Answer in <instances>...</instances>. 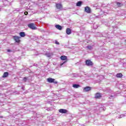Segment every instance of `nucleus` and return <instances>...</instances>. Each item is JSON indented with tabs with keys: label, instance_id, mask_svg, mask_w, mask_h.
I'll use <instances>...</instances> for the list:
<instances>
[{
	"label": "nucleus",
	"instance_id": "f257e3e1",
	"mask_svg": "<svg viewBox=\"0 0 126 126\" xmlns=\"http://www.w3.org/2000/svg\"><path fill=\"white\" fill-rule=\"evenodd\" d=\"M13 38L14 40V41L16 42V43H20V36H18L17 35H15L13 36Z\"/></svg>",
	"mask_w": 126,
	"mask_h": 126
},
{
	"label": "nucleus",
	"instance_id": "f03ea898",
	"mask_svg": "<svg viewBox=\"0 0 126 126\" xmlns=\"http://www.w3.org/2000/svg\"><path fill=\"white\" fill-rule=\"evenodd\" d=\"M47 80L49 83H54L55 84H57V83H58V82L55 81V79H53L52 78H48Z\"/></svg>",
	"mask_w": 126,
	"mask_h": 126
},
{
	"label": "nucleus",
	"instance_id": "7ed1b4c3",
	"mask_svg": "<svg viewBox=\"0 0 126 126\" xmlns=\"http://www.w3.org/2000/svg\"><path fill=\"white\" fill-rule=\"evenodd\" d=\"M29 28L32 29V30H36L37 28L34 25V23H30L28 25Z\"/></svg>",
	"mask_w": 126,
	"mask_h": 126
},
{
	"label": "nucleus",
	"instance_id": "20e7f679",
	"mask_svg": "<svg viewBox=\"0 0 126 126\" xmlns=\"http://www.w3.org/2000/svg\"><path fill=\"white\" fill-rule=\"evenodd\" d=\"M56 7L57 9H59V10H63V4L61 3H56Z\"/></svg>",
	"mask_w": 126,
	"mask_h": 126
},
{
	"label": "nucleus",
	"instance_id": "39448f33",
	"mask_svg": "<svg viewBox=\"0 0 126 126\" xmlns=\"http://www.w3.org/2000/svg\"><path fill=\"white\" fill-rule=\"evenodd\" d=\"M23 80L24 82H27V81H30L32 80V77L31 76L25 77L23 78Z\"/></svg>",
	"mask_w": 126,
	"mask_h": 126
},
{
	"label": "nucleus",
	"instance_id": "423d86ee",
	"mask_svg": "<svg viewBox=\"0 0 126 126\" xmlns=\"http://www.w3.org/2000/svg\"><path fill=\"white\" fill-rule=\"evenodd\" d=\"M86 63V65H87V66H90L91 65H93V62H92L91 60H87L85 61Z\"/></svg>",
	"mask_w": 126,
	"mask_h": 126
},
{
	"label": "nucleus",
	"instance_id": "0eeeda50",
	"mask_svg": "<svg viewBox=\"0 0 126 126\" xmlns=\"http://www.w3.org/2000/svg\"><path fill=\"white\" fill-rule=\"evenodd\" d=\"M59 112L61 114H66L68 113V111L64 109H59Z\"/></svg>",
	"mask_w": 126,
	"mask_h": 126
},
{
	"label": "nucleus",
	"instance_id": "6e6552de",
	"mask_svg": "<svg viewBox=\"0 0 126 126\" xmlns=\"http://www.w3.org/2000/svg\"><path fill=\"white\" fill-rule=\"evenodd\" d=\"M85 11L87 12V13H91V9L89 6H86L85 8Z\"/></svg>",
	"mask_w": 126,
	"mask_h": 126
},
{
	"label": "nucleus",
	"instance_id": "1a4fd4ad",
	"mask_svg": "<svg viewBox=\"0 0 126 126\" xmlns=\"http://www.w3.org/2000/svg\"><path fill=\"white\" fill-rule=\"evenodd\" d=\"M95 99H100V98H102V95H101V94L97 93L95 95Z\"/></svg>",
	"mask_w": 126,
	"mask_h": 126
},
{
	"label": "nucleus",
	"instance_id": "9d476101",
	"mask_svg": "<svg viewBox=\"0 0 126 126\" xmlns=\"http://www.w3.org/2000/svg\"><path fill=\"white\" fill-rule=\"evenodd\" d=\"M53 55V52H46L45 54V56H46L47 58H51Z\"/></svg>",
	"mask_w": 126,
	"mask_h": 126
},
{
	"label": "nucleus",
	"instance_id": "9b49d317",
	"mask_svg": "<svg viewBox=\"0 0 126 126\" xmlns=\"http://www.w3.org/2000/svg\"><path fill=\"white\" fill-rule=\"evenodd\" d=\"M66 33L67 35H70V34H71V30L70 28H67L66 30Z\"/></svg>",
	"mask_w": 126,
	"mask_h": 126
},
{
	"label": "nucleus",
	"instance_id": "f8f14e48",
	"mask_svg": "<svg viewBox=\"0 0 126 126\" xmlns=\"http://www.w3.org/2000/svg\"><path fill=\"white\" fill-rule=\"evenodd\" d=\"M55 28L58 29V30H63V27L60 25H55Z\"/></svg>",
	"mask_w": 126,
	"mask_h": 126
},
{
	"label": "nucleus",
	"instance_id": "ddd939ff",
	"mask_svg": "<svg viewBox=\"0 0 126 126\" xmlns=\"http://www.w3.org/2000/svg\"><path fill=\"white\" fill-rule=\"evenodd\" d=\"M124 94H126V90L122 91V92H120V95H121V96H124V97H125V98H126V95H124Z\"/></svg>",
	"mask_w": 126,
	"mask_h": 126
},
{
	"label": "nucleus",
	"instance_id": "4468645a",
	"mask_svg": "<svg viewBox=\"0 0 126 126\" xmlns=\"http://www.w3.org/2000/svg\"><path fill=\"white\" fill-rule=\"evenodd\" d=\"M9 74L8 73V72H4L2 77H3V78H5L7 77V76H8Z\"/></svg>",
	"mask_w": 126,
	"mask_h": 126
},
{
	"label": "nucleus",
	"instance_id": "2eb2a0df",
	"mask_svg": "<svg viewBox=\"0 0 126 126\" xmlns=\"http://www.w3.org/2000/svg\"><path fill=\"white\" fill-rule=\"evenodd\" d=\"M19 35L20 37H25V36H26V34H25V32H20L19 33Z\"/></svg>",
	"mask_w": 126,
	"mask_h": 126
},
{
	"label": "nucleus",
	"instance_id": "dca6fc26",
	"mask_svg": "<svg viewBox=\"0 0 126 126\" xmlns=\"http://www.w3.org/2000/svg\"><path fill=\"white\" fill-rule=\"evenodd\" d=\"M61 60L62 61H65V60H67V57L63 55V56H62L61 57Z\"/></svg>",
	"mask_w": 126,
	"mask_h": 126
},
{
	"label": "nucleus",
	"instance_id": "f3484780",
	"mask_svg": "<svg viewBox=\"0 0 126 126\" xmlns=\"http://www.w3.org/2000/svg\"><path fill=\"white\" fill-rule=\"evenodd\" d=\"M116 76L117 78H121V77H123V74L122 73H118L116 74Z\"/></svg>",
	"mask_w": 126,
	"mask_h": 126
},
{
	"label": "nucleus",
	"instance_id": "a211bd4d",
	"mask_svg": "<svg viewBox=\"0 0 126 126\" xmlns=\"http://www.w3.org/2000/svg\"><path fill=\"white\" fill-rule=\"evenodd\" d=\"M84 90L86 92H88V91H90V90H91V88L90 87H86L84 89Z\"/></svg>",
	"mask_w": 126,
	"mask_h": 126
},
{
	"label": "nucleus",
	"instance_id": "6ab92c4d",
	"mask_svg": "<svg viewBox=\"0 0 126 126\" xmlns=\"http://www.w3.org/2000/svg\"><path fill=\"white\" fill-rule=\"evenodd\" d=\"M82 4V1H78L76 3V6H81Z\"/></svg>",
	"mask_w": 126,
	"mask_h": 126
},
{
	"label": "nucleus",
	"instance_id": "aec40b11",
	"mask_svg": "<svg viewBox=\"0 0 126 126\" xmlns=\"http://www.w3.org/2000/svg\"><path fill=\"white\" fill-rule=\"evenodd\" d=\"M73 87L74 88H79V87H80V85H79V84H73Z\"/></svg>",
	"mask_w": 126,
	"mask_h": 126
},
{
	"label": "nucleus",
	"instance_id": "412c9836",
	"mask_svg": "<svg viewBox=\"0 0 126 126\" xmlns=\"http://www.w3.org/2000/svg\"><path fill=\"white\" fill-rule=\"evenodd\" d=\"M116 4H117V6L119 7H121L123 5V4H122L121 2H117L116 3Z\"/></svg>",
	"mask_w": 126,
	"mask_h": 126
},
{
	"label": "nucleus",
	"instance_id": "4be33fe9",
	"mask_svg": "<svg viewBox=\"0 0 126 126\" xmlns=\"http://www.w3.org/2000/svg\"><path fill=\"white\" fill-rule=\"evenodd\" d=\"M53 43L56 45H60V42H59L57 40H55L54 41H53Z\"/></svg>",
	"mask_w": 126,
	"mask_h": 126
},
{
	"label": "nucleus",
	"instance_id": "5701e85b",
	"mask_svg": "<svg viewBox=\"0 0 126 126\" xmlns=\"http://www.w3.org/2000/svg\"><path fill=\"white\" fill-rule=\"evenodd\" d=\"M87 49H88L89 50H92V49H93V47H92L90 45H88L87 47Z\"/></svg>",
	"mask_w": 126,
	"mask_h": 126
},
{
	"label": "nucleus",
	"instance_id": "b1692460",
	"mask_svg": "<svg viewBox=\"0 0 126 126\" xmlns=\"http://www.w3.org/2000/svg\"><path fill=\"white\" fill-rule=\"evenodd\" d=\"M39 31H40V32H42V33H45L46 32L45 30L43 29H39Z\"/></svg>",
	"mask_w": 126,
	"mask_h": 126
},
{
	"label": "nucleus",
	"instance_id": "393cba45",
	"mask_svg": "<svg viewBox=\"0 0 126 126\" xmlns=\"http://www.w3.org/2000/svg\"><path fill=\"white\" fill-rule=\"evenodd\" d=\"M46 110H47V111H52V110H53V108L50 107V108L46 109Z\"/></svg>",
	"mask_w": 126,
	"mask_h": 126
},
{
	"label": "nucleus",
	"instance_id": "a878e982",
	"mask_svg": "<svg viewBox=\"0 0 126 126\" xmlns=\"http://www.w3.org/2000/svg\"><path fill=\"white\" fill-rule=\"evenodd\" d=\"M66 63V61H65V62H63V63H62L60 64L61 66H62V65H63V64H64V63Z\"/></svg>",
	"mask_w": 126,
	"mask_h": 126
},
{
	"label": "nucleus",
	"instance_id": "bb28decb",
	"mask_svg": "<svg viewBox=\"0 0 126 126\" xmlns=\"http://www.w3.org/2000/svg\"><path fill=\"white\" fill-rule=\"evenodd\" d=\"M7 52H8V53H10V52H12V50L10 49H7Z\"/></svg>",
	"mask_w": 126,
	"mask_h": 126
},
{
	"label": "nucleus",
	"instance_id": "cd10ccee",
	"mask_svg": "<svg viewBox=\"0 0 126 126\" xmlns=\"http://www.w3.org/2000/svg\"><path fill=\"white\" fill-rule=\"evenodd\" d=\"M22 90H23L24 91H25V87H24V86H23L22 87Z\"/></svg>",
	"mask_w": 126,
	"mask_h": 126
},
{
	"label": "nucleus",
	"instance_id": "c85d7f7f",
	"mask_svg": "<svg viewBox=\"0 0 126 126\" xmlns=\"http://www.w3.org/2000/svg\"><path fill=\"white\" fill-rule=\"evenodd\" d=\"M24 14H25V15H27V14H28V12H27V11L25 12Z\"/></svg>",
	"mask_w": 126,
	"mask_h": 126
},
{
	"label": "nucleus",
	"instance_id": "c756f323",
	"mask_svg": "<svg viewBox=\"0 0 126 126\" xmlns=\"http://www.w3.org/2000/svg\"><path fill=\"white\" fill-rule=\"evenodd\" d=\"M115 95H111L110 97H109V99H111L112 98H113V97H114Z\"/></svg>",
	"mask_w": 126,
	"mask_h": 126
},
{
	"label": "nucleus",
	"instance_id": "7c9ffc66",
	"mask_svg": "<svg viewBox=\"0 0 126 126\" xmlns=\"http://www.w3.org/2000/svg\"><path fill=\"white\" fill-rule=\"evenodd\" d=\"M125 117V114H123V115H121V116H120V118H123V117Z\"/></svg>",
	"mask_w": 126,
	"mask_h": 126
},
{
	"label": "nucleus",
	"instance_id": "2f4dec72",
	"mask_svg": "<svg viewBox=\"0 0 126 126\" xmlns=\"http://www.w3.org/2000/svg\"><path fill=\"white\" fill-rule=\"evenodd\" d=\"M33 66H38V65H37V64L34 63V64H33Z\"/></svg>",
	"mask_w": 126,
	"mask_h": 126
},
{
	"label": "nucleus",
	"instance_id": "473e14b6",
	"mask_svg": "<svg viewBox=\"0 0 126 126\" xmlns=\"http://www.w3.org/2000/svg\"><path fill=\"white\" fill-rule=\"evenodd\" d=\"M3 7V6L0 7V9H1V8H2Z\"/></svg>",
	"mask_w": 126,
	"mask_h": 126
},
{
	"label": "nucleus",
	"instance_id": "72a5a7b5",
	"mask_svg": "<svg viewBox=\"0 0 126 126\" xmlns=\"http://www.w3.org/2000/svg\"><path fill=\"white\" fill-rule=\"evenodd\" d=\"M2 118H3V117L0 116V118L2 119Z\"/></svg>",
	"mask_w": 126,
	"mask_h": 126
},
{
	"label": "nucleus",
	"instance_id": "f704fd0d",
	"mask_svg": "<svg viewBox=\"0 0 126 126\" xmlns=\"http://www.w3.org/2000/svg\"><path fill=\"white\" fill-rule=\"evenodd\" d=\"M1 95H2V94H1V93H0V96H1Z\"/></svg>",
	"mask_w": 126,
	"mask_h": 126
},
{
	"label": "nucleus",
	"instance_id": "c9c22d12",
	"mask_svg": "<svg viewBox=\"0 0 126 126\" xmlns=\"http://www.w3.org/2000/svg\"><path fill=\"white\" fill-rule=\"evenodd\" d=\"M115 29H117V27H115Z\"/></svg>",
	"mask_w": 126,
	"mask_h": 126
},
{
	"label": "nucleus",
	"instance_id": "e433bc0d",
	"mask_svg": "<svg viewBox=\"0 0 126 126\" xmlns=\"http://www.w3.org/2000/svg\"><path fill=\"white\" fill-rule=\"evenodd\" d=\"M103 111H105V109L103 108Z\"/></svg>",
	"mask_w": 126,
	"mask_h": 126
},
{
	"label": "nucleus",
	"instance_id": "4c0bfd02",
	"mask_svg": "<svg viewBox=\"0 0 126 126\" xmlns=\"http://www.w3.org/2000/svg\"><path fill=\"white\" fill-rule=\"evenodd\" d=\"M7 1H8V0H7Z\"/></svg>",
	"mask_w": 126,
	"mask_h": 126
}]
</instances>
